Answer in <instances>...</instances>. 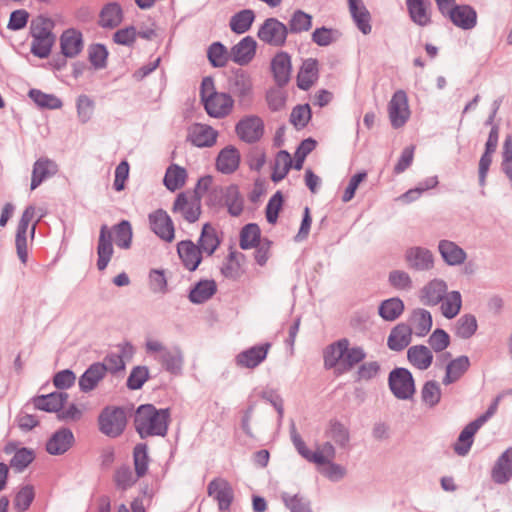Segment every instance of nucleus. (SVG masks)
Segmentation results:
<instances>
[{
	"label": "nucleus",
	"mask_w": 512,
	"mask_h": 512,
	"mask_svg": "<svg viewBox=\"0 0 512 512\" xmlns=\"http://www.w3.org/2000/svg\"><path fill=\"white\" fill-rule=\"evenodd\" d=\"M105 375L106 367L101 362L91 364L79 378L80 390L84 393L92 391Z\"/></svg>",
	"instance_id": "obj_34"
},
{
	"label": "nucleus",
	"mask_w": 512,
	"mask_h": 512,
	"mask_svg": "<svg viewBox=\"0 0 512 512\" xmlns=\"http://www.w3.org/2000/svg\"><path fill=\"white\" fill-rule=\"evenodd\" d=\"M235 132L240 140L249 144L256 143L264 134V122L259 116H246L236 124Z\"/></svg>",
	"instance_id": "obj_11"
},
{
	"label": "nucleus",
	"mask_w": 512,
	"mask_h": 512,
	"mask_svg": "<svg viewBox=\"0 0 512 512\" xmlns=\"http://www.w3.org/2000/svg\"><path fill=\"white\" fill-rule=\"evenodd\" d=\"M470 367V360L467 356L461 355L451 360L446 366V373L443 377L442 383L450 385L462 378Z\"/></svg>",
	"instance_id": "obj_41"
},
{
	"label": "nucleus",
	"mask_w": 512,
	"mask_h": 512,
	"mask_svg": "<svg viewBox=\"0 0 512 512\" xmlns=\"http://www.w3.org/2000/svg\"><path fill=\"white\" fill-rule=\"evenodd\" d=\"M221 244V238L217 229L210 223H205L202 227L197 246L203 255L211 256Z\"/></svg>",
	"instance_id": "obj_33"
},
{
	"label": "nucleus",
	"mask_w": 512,
	"mask_h": 512,
	"mask_svg": "<svg viewBox=\"0 0 512 512\" xmlns=\"http://www.w3.org/2000/svg\"><path fill=\"white\" fill-rule=\"evenodd\" d=\"M137 478L133 476V472L128 465H122L116 469L114 473V482L118 489L125 491L132 487Z\"/></svg>",
	"instance_id": "obj_61"
},
{
	"label": "nucleus",
	"mask_w": 512,
	"mask_h": 512,
	"mask_svg": "<svg viewBox=\"0 0 512 512\" xmlns=\"http://www.w3.org/2000/svg\"><path fill=\"white\" fill-rule=\"evenodd\" d=\"M58 172V165L47 157L37 159L33 164L30 189L35 190L42 182Z\"/></svg>",
	"instance_id": "obj_21"
},
{
	"label": "nucleus",
	"mask_w": 512,
	"mask_h": 512,
	"mask_svg": "<svg viewBox=\"0 0 512 512\" xmlns=\"http://www.w3.org/2000/svg\"><path fill=\"white\" fill-rule=\"evenodd\" d=\"M35 497L34 489L31 485L22 487L14 498V508L18 512L26 511L32 504Z\"/></svg>",
	"instance_id": "obj_63"
},
{
	"label": "nucleus",
	"mask_w": 512,
	"mask_h": 512,
	"mask_svg": "<svg viewBox=\"0 0 512 512\" xmlns=\"http://www.w3.org/2000/svg\"><path fill=\"white\" fill-rule=\"evenodd\" d=\"M491 478L496 484H506L512 478V447L507 448L496 460Z\"/></svg>",
	"instance_id": "obj_23"
},
{
	"label": "nucleus",
	"mask_w": 512,
	"mask_h": 512,
	"mask_svg": "<svg viewBox=\"0 0 512 512\" xmlns=\"http://www.w3.org/2000/svg\"><path fill=\"white\" fill-rule=\"evenodd\" d=\"M477 328L476 317L472 314H464L456 322L455 334L461 339H469L476 333Z\"/></svg>",
	"instance_id": "obj_57"
},
{
	"label": "nucleus",
	"mask_w": 512,
	"mask_h": 512,
	"mask_svg": "<svg viewBox=\"0 0 512 512\" xmlns=\"http://www.w3.org/2000/svg\"><path fill=\"white\" fill-rule=\"evenodd\" d=\"M126 423V413L122 407L106 406L98 417L100 432L111 438L120 436Z\"/></svg>",
	"instance_id": "obj_6"
},
{
	"label": "nucleus",
	"mask_w": 512,
	"mask_h": 512,
	"mask_svg": "<svg viewBox=\"0 0 512 512\" xmlns=\"http://www.w3.org/2000/svg\"><path fill=\"white\" fill-rule=\"evenodd\" d=\"M186 179V169L177 164H171L166 170L163 183L169 191L174 192L185 185Z\"/></svg>",
	"instance_id": "obj_45"
},
{
	"label": "nucleus",
	"mask_w": 512,
	"mask_h": 512,
	"mask_svg": "<svg viewBox=\"0 0 512 512\" xmlns=\"http://www.w3.org/2000/svg\"><path fill=\"white\" fill-rule=\"evenodd\" d=\"M173 213H179L189 223L196 222L201 215V201L199 196L188 197L186 192L177 195L173 207Z\"/></svg>",
	"instance_id": "obj_13"
},
{
	"label": "nucleus",
	"mask_w": 512,
	"mask_h": 512,
	"mask_svg": "<svg viewBox=\"0 0 512 512\" xmlns=\"http://www.w3.org/2000/svg\"><path fill=\"white\" fill-rule=\"evenodd\" d=\"M291 440L297 450V452L307 461L316 463L319 465L327 464L328 460L325 458L323 453L313 452L307 448L300 434L297 432L295 426L291 428Z\"/></svg>",
	"instance_id": "obj_44"
},
{
	"label": "nucleus",
	"mask_w": 512,
	"mask_h": 512,
	"mask_svg": "<svg viewBox=\"0 0 512 512\" xmlns=\"http://www.w3.org/2000/svg\"><path fill=\"white\" fill-rule=\"evenodd\" d=\"M270 348L271 343L269 342L252 346L238 353L235 357V363L241 368L254 369L267 358Z\"/></svg>",
	"instance_id": "obj_14"
},
{
	"label": "nucleus",
	"mask_w": 512,
	"mask_h": 512,
	"mask_svg": "<svg viewBox=\"0 0 512 512\" xmlns=\"http://www.w3.org/2000/svg\"><path fill=\"white\" fill-rule=\"evenodd\" d=\"M407 359L413 367L424 371L431 366L433 354L425 345H414L408 348Z\"/></svg>",
	"instance_id": "obj_40"
},
{
	"label": "nucleus",
	"mask_w": 512,
	"mask_h": 512,
	"mask_svg": "<svg viewBox=\"0 0 512 512\" xmlns=\"http://www.w3.org/2000/svg\"><path fill=\"white\" fill-rule=\"evenodd\" d=\"M446 293V282L441 279H433L421 289L420 299L427 306H435L444 299Z\"/></svg>",
	"instance_id": "obj_29"
},
{
	"label": "nucleus",
	"mask_w": 512,
	"mask_h": 512,
	"mask_svg": "<svg viewBox=\"0 0 512 512\" xmlns=\"http://www.w3.org/2000/svg\"><path fill=\"white\" fill-rule=\"evenodd\" d=\"M261 230L256 223H249L242 227L240 231V248L248 250L261 242Z\"/></svg>",
	"instance_id": "obj_54"
},
{
	"label": "nucleus",
	"mask_w": 512,
	"mask_h": 512,
	"mask_svg": "<svg viewBox=\"0 0 512 512\" xmlns=\"http://www.w3.org/2000/svg\"><path fill=\"white\" fill-rule=\"evenodd\" d=\"M412 339V332L409 329V325L406 323H400L392 328L388 340L387 346L390 350L400 352L404 350Z\"/></svg>",
	"instance_id": "obj_37"
},
{
	"label": "nucleus",
	"mask_w": 512,
	"mask_h": 512,
	"mask_svg": "<svg viewBox=\"0 0 512 512\" xmlns=\"http://www.w3.org/2000/svg\"><path fill=\"white\" fill-rule=\"evenodd\" d=\"M255 20V13L251 9H243L235 13L229 22L230 29L236 34L247 32Z\"/></svg>",
	"instance_id": "obj_47"
},
{
	"label": "nucleus",
	"mask_w": 512,
	"mask_h": 512,
	"mask_svg": "<svg viewBox=\"0 0 512 512\" xmlns=\"http://www.w3.org/2000/svg\"><path fill=\"white\" fill-rule=\"evenodd\" d=\"M430 5L429 0H406L407 10L412 22L421 27L428 26L431 23Z\"/></svg>",
	"instance_id": "obj_36"
},
{
	"label": "nucleus",
	"mask_w": 512,
	"mask_h": 512,
	"mask_svg": "<svg viewBox=\"0 0 512 512\" xmlns=\"http://www.w3.org/2000/svg\"><path fill=\"white\" fill-rule=\"evenodd\" d=\"M170 422V410L157 409L152 404L140 405L134 415V427L141 439L166 436Z\"/></svg>",
	"instance_id": "obj_2"
},
{
	"label": "nucleus",
	"mask_w": 512,
	"mask_h": 512,
	"mask_svg": "<svg viewBox=\"0 0 512 512\" xmlns=\"http://www.w3.org/2000/svg\"><path fill=\"white\" fill-rule=\"evenodd\" d=\"M61 52L65 57H76L83 49V35L75 29L65 30L60 37Z\"/></svg>",
	"instance_id": "obj_26"
},
{
	"label": "nucleus",
	"mask_w": 512,
	"mask_h": 512,
	"mask_svg": "<svg viewBox=\"0 0 512 512\" xmlns=\"http://www.w3.org/2000/svg\"><path fill=\"white\" fill-rule=\"evenodd\" d=\"M207 58L214 68H223L231 59L225 45L221 42H213L207 49Z\"/></svg>",
	"instance_id": "obj_52"
},
{
	"label": "nucleus",
	"mask_w": 512,
	"mask_h": 512,
	"mask_svg": "<svg viewBox=\"0 0 512 512\" xmlns=\"http://www.w3.org/2000/svg\"><path fill=\"white\" fill-rule=\"evenodd\" d=\"M123 20V11L117 2L106 4L99 14L98 24L102 28L113 29Z\"/></svg>",
	"instance_id": "obj_42"
},
{
	"label": "nucleus",
	"mask_w": 512,
	"mask_h": 512,
	"mask_svg": "<svg viewBox=\"0 0 512 512\" xmlns=\"http://www.w3.org/2000/svg\"><path fill=\"white\" fill-rule=\"evenodd\" d=\"M207 494L217 502L220 512H229L234 501V489L230 482L222 477H215L207 485Z\"/></svg>",
	"instance_id": "obj_8"
},
{
	"label": "nucleus",
	"mask_w": 512,
	"mask_h": 512,
	"mask_svg": "<svg viewBox=\"0 0 512 512\" xmlns=\"http://www.w3.org/2000/svg\"><path fill=\"white\" fill-rule=\"evenodd\" d=\"M132 225L128 220H121L112 226L111 230L106 224L100 228L98 245H97V268L103 271L108 266L113 253V240L117 247L121 249H129L132 244Z\"/></svg>",
	"instance_id": "obj_1"
},
{
	"label": "nucleus",
	"mask_w": 512,
	"mask_h": 512,
	"mask_svg": "<svg viewBox=\"0 0 512 512\" xmlns=\"http://www.w3.org/2000/svg\"><path fill=\"white\" fill-rule=\"evenodd\" d=\"M292 167V159L288 151L280 150L274 159L273 172L271 179L273 182L278 183L283 180Z\"/></svg>",
	"instance_id": "obj_49"
},
{
	"label": "nucleus",
	"mask_w": 512,
	"mask_h": 512,
	"mask_svg": "<svg viewBox=\"0 0 512 512\" xmlns=\"http://www.w3.org/2000/svg\"><path fill=\"white\" fill-rule=\"evenodd\" d=\"M409 329L418 337L426 336L432 327L431 313L422 308L414 309L409 317Z\"/></svg>",
	"instance_id": "obj_35"
},
{
	"label": "nucleus",
	"mask_w": 512,
	"mask_h": 512,
	"mask_svg": "<svg viewBox=\"0 0 512 512\" xmlns=\"http://www.w3.org/2000/svg\"><path fill=\"white\" fill-rule=\"evenodd\" d=\"M388 113L393 128L398 129L406 124L410 117V110L408 97L404 90L394 92L388 104Z\"/></svg>",
	"instance_id": "obj_10"
},
{
	"label": "nucleus",
	"mask_w": 512,
	"mask_h": 512,
	"mask_svg": "<svg viewBox=\"0 0 512 512\" xmlns=\"http://www.w3.org/2000/svg\"><path fill=\"white\" fill-rule=\"evenodd\" d=\"M339 35L340 34L336 29L322 26L313 31L311 39L318 46L325 47L335 42Z\"/></svg>",
	"instance_id": "obj_60"
},
{
	"label": "nucleus",
	"mask_w": 512,
	"mask_h": 512,
	"mask_svg": "<svg viewBox=\"0 0 512 512\" xmlns=\"http://www.w3.org/2000/svg\"><path fill=\"white\" fill-rule=\"evenodd\" d=\"M271 71L276 85L278 87L286 86L291 78V56L285 51L276 53L271 60Z\"/></svg>",
	"instance_id": "obj_17"
},
{
	"label": "nucleus",
	"mask_w": 512,
	"mask_h": 512,
	"mask_svg": "<svg viewBox=\"0 0 512 512\" xmlns=\"http://www.w3.org/2000/svg\"><path fill=\"white\" fill-rule=\"evenodd\" d=\"M151 230L162 240L171 242L174 239V224L163 209H158L148 216Z\"/></svg>",
	"instance_id": "obj_16"
},
{
	"label": "nucleus",
	"mask_w": 512,
	"mask_h": 512,
	"mask_svg": "<svg viewBox=\"0 0 512 512\" xmlns=\"http://www.w3.org/2000/svg\"><path fill=\"white\" fill-rule=\"evenodd\" d=\"M408 266L417 271H427L434 266L432 252L424 247H411L405 253Z\"/></svg>",
	"instance_id": "obj_20"
},
{
	"label": "nucleus",
	"mask_w": 512,
	"mask_h": 512,
	"mask_svg": "<svg viewBox=\"0 0 512 512\" xmlns=\"http://www.w3.org/2000/svg\"><path fill=\"white\" fill-rule=\"evenodd\" d=\"M149 379V370L146 366H135L127 379L126 385L130 390L141 389Z\"/></svg>",
	"instance_id": "obj_64"
},
{
	"label": "nucleus",
	"mask_w": 512,
	"mask_h": 512,
	"mask_svg": "<svg viewBox=\"0 0 512 512\" xmlns=\"http://www.w3.org/2000/svg\"><path fill=\"white\" fill-rule=\"evenodd\" d=\"M55 37H35L31 42V53L39 58H47L51 52Z\"/></svg>",
	"instance_id": "obj_62"
},
{
	"label": "nucleus",
	"mask_w": 512,
	"mask_h": 512,
	"mask_svg": "<svg viewBox=\"0 0 512 512\" xmlns=\"http://www.w3.org/2000/svg\"><path fill=\"white\" fill-rule=\"evenodd\" d=\"M218 132L209 125L196 123L188 133V140L196 147H212L217 140Z\"/></svg>",
	"instance_id": "obj_24"
},
{
	"label": "nucleus",
	"mask_w": 512,
	"mask_h": 512,
	"mask_svg": "<svg viewBox=\"0 0 512 512\" xmlns=\"http://www.w3.org/2000/svg\"><path fill=\"white\" fill-rule=\"evenodd\" d=\"M445 16H448L455 26L463 30H471L477 25V12L470 5H452L446 8Z\"/></svg>",
	"instance_id": "obj_15"
},
{
	"label": "nucleus",
	"mask_w": 512,
	"mask_h": 512,
	"mask_svg": "<svg viewBox=\"0 0 512 512\" xmlns=\"http://www.w3.org/2000/svg\"><path fill=\"white\" fill-rule=\"evenodd\" d=\"M325 436L333 440L341 448H345L350 441L348 428L337 419L329 421Z\"/></svg>",
	"instance_id": "obj_46"
},
{
	"label": "nucleus",
	"mask_w": 512,
	"mask_h": 512,
	"mask_svg": "<svg viewBox=\"0 0 512 512\" xmlns=\"http://www.w3.org/2000/svg\"><path fill=\"white\" fill-rule=\"evenodd\" d=\"M281 500L290 512H313L311 501L299 493L290 495L283 492Z\"/></svg>",
	"instance_id": "obj_53"
},
{
	"label": "nucleus",
	"mask_w": 512,
	"mask_h": 512,
	"mask_svg": "<svg viewBox=\"0 0 512 512\" xmlns=\"http://www.w3.org/2000/svg\"><path fill=\"white\" fill-rule=\"evenodd\" d=\"M388 385L392 394L399 400L411 399L416 391L412 373L403 367H397L389 373Z\"/></svg>",
	"instance_id": "obj_7"
},
{
	"label": "nucleus",
	"mask_w": 512,
	"mask_h": 512,
	"mask_svg": "<svg viewBox=\"0 0 512 512\" xmlns=\"http://www.w3.org/2000/svg\"><path fill=\"white\" fill-rule=\"evenodd\" d=\"M68 400L66 392H52L47 395H39L32 398L34 408L45 412L58 414Z\"/></svg>",
	"instance_id": "obj_27"
},
{
	"label": "nucleus",
	"mask_w": 512,
	"mask_h": 512,
	"mask_svg": "<svg viewBox=\"0 0 512 512\" xmlns=\"http://www.w3.org/2000/svg\"><path fill=\"white\" fill-rule=\"evenodd\" d=\"M288 33L299 34L312 27V16L300 9L293 12L288 23Z\"/></svg>",
	"instance_id": "obj_55"
},
{
	"label": "nucleus",
	"mask_w": 512,
	"mask_h": 512,
	"mask_svg": "<svg viewBox=\"0 0 512 512\" xmlns=\"http://www.w3.org/2000/svg\"><path fill=\"white\" fill-rule=\"evenodd\" d=\"M257 36L270 46L282 47L287 40L288 27L277 18H267L260 26Z\"/></svg>",
	"instance_id": "obj_9"
},
{
	"label": "nucleus",
	"mask_w": 512,
	"mask_h": 512,
	"mask_svg": "<svg viewBox=\"0 0 512 512\" xmlns=\"http://www.w3.org/2000/svg\"><path fill=\"white\" fill-rule=\"evenodd\" d=\"M231 94L238 98L240 105H249L252 102V80L243 70H237L228 80Z\"/></svg>",
	"instance_id": "obj_12"
},
{
	"label": "nucleus",
	"mask_w": 512,
	"mask_h": 512,
	"mask_svg": "<svg viewBox=\"0 0 512 512\" xmlns=\"http://www.w3.org/2000/svg\"><path fill=\"white\" fill-rule=\"evenodd\" d=\"M442 314L447 319H452L460 312L462 306V298L459 291H452L446 293L444 299L441 301Z\"/></svg>",
	"instance_id": "obj_56"
},
{
	"label": "nucleus",
	"mask_w": 512,
	"mask_h": 512,
	"mask_svg": "<svg viewBox=\"0 0 512 512\" xmlns=\"http://www.w3.org/2000/svg\"><path fill=\"white\" fill-rule=\"evenodd\" d=\"M4 452L6 454L14 452V456L10 460V467L16 472L24 471L35 459V453L32 449L23 447L16 450L13 444H7Z\"/></svg>",
	"instance_id": "obj_39"
},
{
	"label": "nucleus",
	"mask_w": 512,
	"mask_h": 512,
	"mask_svg": "<svg viewBox=\"0 0 512 512\" xmlns=\"http://www.w3.org/2000/svg\"><path fill=\"white\" fill-rule=\"evenodd\" d=\"M224 206L227 207L228 213L233 217H238L242 214L244 201L237 185L231 184L227 186Z\"/></svg>",
	"instance_id": "obj_50"
},
{
	"label": "nucleus",
	"mask_w": 512,
	"mask_h": 512,
	"mask_svg": "<svg viewBox=\"0 0 512 512\" xmlns=\"http://www.w3.org/2000/svg\"><path fill=\"white\" fill-rule=\"evenodd\" d=\"M217 291L214 280H200L190 290L188 298L193 304H202L208 301Z\"/></svg>",
	"instance_id": "obj_43"
},
{
	"label": "nucleus",
	"mask_w": 512,
	"mask_h": 512,
	"mask_svg": "<svg viewBox=\"0 0 512 512\" xmlns=\"http://www.w3.org/2000/svg\"><path fill=\"white\" fill-rule=\"evenodd\" d=\"M256 47L257 43L253 37H244L231 48V60L241 66L249 64L255 56Z\"/></svg>",
	"instance_id": "obj_25"
},
{
	"label": "nucleus",
	"mask_w": 512,
	"mask_h": 512,
	"mask_svg": "<svg viewBox=\"0 0 512 512\" xmlns=\"http://www.w3.org/2000/svg\"><path fill=\"white\" fill-rule=\"evenodd\" d=\"M74 435L68 428L56 431L46 443V451L51 455L64 454L72 446Z\"/></svg>",
	"instance_id": "obj_31"
},
{
	"label": "nucleus",
	"mask_w": 512,
	"mask_h": 512,
	"mask_svg": "<svg viewBox=\"0 0 512 512\" xmlns=\"http://www.w3.org/2000/svg\"><path fill=\"white\" fill-rule=\"evenodd\" d=\"M200 97L204 108L210 117L221 119L228 116L234 105L230 93L218 92L215 89L214 80L204 77L200 86Z\"/></svg>",
	"instance_id": "obj_4"
},
{
	"label": "nucleus",
	"mask_w": 512,
	"mask_h": 512,
	"mask_svg": "<svg viewBox=\"0 0 512 512\" xmlns=\"http://www.w3.org/2000/svg\"><path fill=\"white\" fill-rule=\"evenodd\" d=\"M347 338H341L323 350L324 367L333 369L339 366L342 372L352 370L356 365L364 361L366 352L361 346L350 347Z\"/></svg>",
	"instance_id": "obj_3"
},
{
	"label": "nucleus",
	"mask_w": 512,
	"mask_h": 512,
	"mask_svg": "<svg viewBox=\"0 0 512 512\" xmlns=\"http://www.w3.org/2000/svg\"><path fill=\"white\" fill-rule=\"evenodd\" d=\"M481 426L474 420L468 423L460 432L457 441L453 445L454 452L459 456H466L474 442V435Z\"/></svg>",
	"instance_id": "obj_38"
},
{
	"label": "nucleus",
	"mask_w": 512,
	"mask_h": 512,
	"mask_svg": "<svg viewBox=\"0 0 512 512\" xmlns=\"http://www.w3.org/2000/svg\"><path fill=\"white\" fill-rule=\"evenodd\" d=\"M117 352L108 353L104 361L101 362L106 367V372L116 374L125 369L124 359L131 358L134 353V347L129 342L120 343L117 345Z\"/></svg>",
	"instance_id": "obj_18"
},
{
	"label": "nucleus",
	"mask_w": 512,
	"mask_h": 512,
	"mask_svg": "<svg viewBox=\"0 0 512 512\" xmlns=\"http://www.w3.org/2000/svg\"><path fill=\"white\" fill-rule=\"evenodd\" d=\"M404 311V303L398 297L386 299L381 302L378 308L379 315L386 321H394Z\"/></svg>",
	"instance_id": "obj_51"
},
{
	"label": "nucleus",
	"mask_w": 512,
	"mask_h": 512,
	"mask_svg": "<svg viewBox=\"0 0 512 512\" xmlns=\"http://www.w3.org/2000/svg\"><path fill=\"white\" fill-rule=\"evenodd\" d=\"M421 398L429 407H435L441 399V389L438 382L434 380L427 381L422 387Z\"/></svg>",
	"instance_id": "obj_59"
},
{
	"label": "nucleus",
	"mask_w": 512,
	"mask_h": 512,
	"mask_svg": "<svg viewBox=\"0 0 512 512\" xmlns=\"http://www.w3.org/2000/svg\"><path fill=\"white\" fill-rule=\"evenodd\" d=\"M28 96L41 109L55 110L60 109L63 105L61 99L54 94L44 93L36 88L30 89Z\"/></svg>",
	"instance_id": "obj_48"
},
{
	"label": "nucleus",
	"mask_w": 512,
	"mask_h": 512,
	"mask_svg": "<svg viewBox=\"0 0 512 512\" xmlns=\"http://www.w3.org/2000/svg\"><path fill=\"white\" fill-rule=\"evenodd\" d=\"M438 252L448 266H460L467 259L465 250L454 241L447 239L438 242Z\"/></svg>",
	"instance_id": "obj_22"
},
{
	"label": "nucleus",
	"mask_w": 512,
	"mask_h": 512,
	"mask_svg": "<svg viewBox=\"0 0 512 512\" xmlns=\"http://www.w3.org/2000/svg\"><path fill=\"white\" fill-rule=\"evenodd\" d=\"M349 11L351 17L358 28L364 35H368L372 31L371 14L363 3V0H348Z\"/></svg>",
	"instance_id": "obj_28"
},
{
	"label": "nucleus",
	"mask_w": 512,
	"mask_h": 512,
	"mask_svg": "<svg viewBox=\"0 0 512 512\" xmlns=\"http://www.w3.org/2000/svg\"><path fill=\"white\" fill-rule=\"evenodd\" d=\"M240 159V152L236 147L226 146L217 156L216 168L223 174H232L238 169Z\"/></svg>",
	"instance_id": "obj_32"
},
{
	"label": "nucleus",
	"mask_w": 512,
	"mask_h": 512,
	"mask_svg": "<svg viewBox=\"0 0 512 512\" xmlns=\"http://www.w3.org/2000/svg\"><path fill=\"white\" fill-rule=\"evenodd\" d=\"M145 350L168 373H182L184 355L179 346L168 347L158 340H148L145 343Z\"/></svg>",
	"instance_id": "obj_5"
},
{
	"label": "nucleus",
	"mask_w": 512,
	"mask_h": 512,
	"mask_svg": "<svg viewBox=\"0 0 512 512\" xmlns=\"http://www.w3.org/2000/svg\"><path fill=\"white\" fill-rule=\"evenodd\" d=\"M148 446L145 443L137 444L133 449V461L137 478L146 475L148 471L149 456Z\"/></svg>",
	"instance_id": "obj_58"
},
{
	"label": "nucleus",
	"mask_w": 512,
	"mask_h": 512,
	"mask_svg": "<svg viewBox=\"0 0 512 512\" xmlns=\"http://www.w3.org/2000/svg\"><path fill=\"white\" fill-rule=\"evenodd\" d=\"M177 253L183 266L195 271L203 259V253L192 240H182L177 244Z\"/></svg>",
	"instance_id": "obj_19"
},
{
	"label": "nucleus",
	"mask_w": 512,
	"mask_h": 512,
	"mask_svg": "<svg viewBox=\"0 0 512 512\" xmlns=\"http://www.w3.org/2000/svg\"><path fill=\"white\" fill-rule=\"evenodd\" d=\"M319 78V62L315 58L305 59L297 75V86L307 91Z\"/></svg>",
	"instance_id": "obj_30"
}]
</instances>
